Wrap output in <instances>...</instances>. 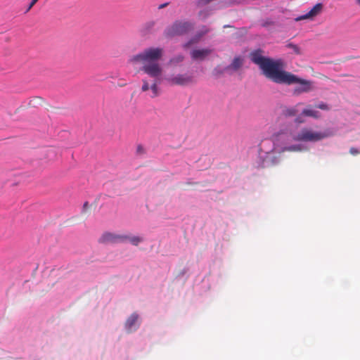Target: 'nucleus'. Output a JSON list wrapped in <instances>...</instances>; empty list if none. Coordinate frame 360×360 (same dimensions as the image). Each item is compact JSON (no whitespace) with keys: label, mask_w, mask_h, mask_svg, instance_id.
I'll return each instance as SVG.
<instances>
[{"label":"nucleus","mask_w":360,"mask_h":360,"mask_svg":"<svg viewBox=\"0 0 360 360\" xmlns=\"http://www.w3.org/2000/svg\"><path fill=\"white\" fill-rule=\"evenodd\" d=\"M262 50L257 49L250 53L251 60L262 70L264 75L277 84H299L292 91L294 96L308 93L314 89L313 82L301 79L291 72L283 70V62L281 59L274 60L262 56Z\"/></svg>","instance_id":"f257e3e1"},{"label":"nucleus","mask_w":360,"mask_h":360,"mask_svg":"<svg viewBox=\"0 0 360 360\" xmlns=\"http://www.w3.org/2000/svg\"><path fill=\"white\" fill-rule=\"evenodd\" d=\"M163 53L162 48L151 46L143 49L130 59L131 63L141 65L140 70L151 79L150 83L147 79H142L141 91L146 92L150 89L152 98L160 94L158 85L162 81L163 68L159 61L162 59Z\"/></svg>","instance_id":"f03ea898"},{"label":"nucleus","mask_w":360,"mask_h":360,"mask_svg":"<svg viewBox=\"0 0 360 360\" xmlns=\"http://www.w3.org/2000/svg\"><path fill=\"white\" fill-rule=\"evenodd\" d=\"M328 131H314L311 128L303 127L296 134L292 135V140L302 142H316L328 137Z\"/></svg>","instance_id":"7ed1b4c3"},{"label":"nucleus","mask_w":360,"mask_h":360,"mask_svg":"<svg viewBox=\"0 0 360 360\" xmlns=\"http://www.w3.org/2000/svg\"><path fill=\"white\" fill-rule=\"evenodd\" d=\"M193 28L191 23L186 21L176 20L165 30V34L167 37H174L183 35L188 32Z\"/></svg>","instance_id":"20e7f679"},{"label":"nucleus","mask_w":360,"mask_h":360,"mask_svg":"<svg viewBox=\"0 0 360 360\" xmlns=\"http://www.w3.org/2000/svg\"><path fill=\"white\" fill-rule=\"evenodd\" d=\"M323 4L322 3H317L308 13L295 18V21L299 22L304 20H313L316 16L319 15L323 12Z\"/></svg>","instance_id":"39448f33"},{"label":"nucleus","mask_w":360,"mask_h":360,"mask_svg":"<svg viewBox=\"0 0 360 360\" xmlns=\"http://www.w3.org/2000/svg\"><path fill=\"white\" fill-rule=\"evenodd\" d=\"M170 84L179 86H187L195 82L194 77L188 74H179L168 79Z\"/></svg>","instance_id":"423d86ee"},{"label":"nucleus","mask_w":360,"mask_h":360,"mask_svg":"<svg viewBox=\"0 0 360 360\" xmlns=\"http://www.w3.org/2000/svg\"><path fill=\"white\" fill-rule=\"evenodd\" d=\"M126 238V236L105 233L101 238V241L103 243H116L117 241H124Z\"/></svg>","instance_id":"0eeeda50"},{"label":"nucleus","mask_w":360,"mask_h":360,"mask_svg":"<svg viewBox=\"0 0 360 360\" xmlns=\"http://www.w3.org/2000/svg\"><path fill=\"white\" fill-rule=\"evenodd\" d=\"M210 49H194L191 51V56L193 60H203L212 53Z\"/></svg>","instance_id":"6e6552de"},{"label":"nucleus","mask_w":360,"mask_h":360,"mask_svg":"<svg viewBox=\"0 0 360 360\" xmlns=\"http://www.w3.org/2000/svg\"><path fill=\"white\" fill-rule=\"evenodd\" d=\"M139 315L136 313H133L127 320L125 323V328L129 332H131L137 328V322Z\"/></svg>","instance_id":"1a4fd4ad"},{"label":"nucleus","mask_w":360,"mask_h":360,"mask_svg":"<svg viewBox=\"0 0 360 360\" xmlns=\"http://www.w3.org/2000/svg\"><path fill=\"white\" fill-rule=\"evenodd\" d=\"M278 162V159L277 157L273 155L271 153H266L265 160L262 163V167H269L270 165H273L277 164Z\"/></svg>","instance_id":"9d476101"},{"label":"nucleus","mask_w":360,"mask_h":360,"mask_svg":"<svg viewBox=\"0 0 360 360\" xmlns=\"http://www.w3.org/2000/svg\"><path fill=\"white\" fill-rule=\"evenodd\" d=\"M260 25L262 27L271 29L276 26V22L271 18H266L261 21Z\"/></svg>","instance_id":"9b49d317"},{"label":"nucleus","mask_w":360,"mask_h":360,"mask_svg":"<svg viewBox=\"0 0 360 360\" xmlns=\"http://www.w3.org/2000/svg\"><path fill=\"white\" fill-rule=\"evenodd\" d=\"M243 60L240 57L234 58L231 64L228 67V68L232 69L233 70H238L243 65Z\"/></svg>","instance_id":"f8f14e48"},{"label":"nucleus","mask_w":360,"mask_h":360,"mask_svg":"<svg viewBox=\"0 0 360 360\" xmlns=\"http://www.w3.org/2000/svg\"><path fill=\"white\" fill-rule=\"evenodd\" d=\"M302 115L307 117H311L314 118L319 117V112L312 109H304L302 112Z\"/></svg>","instance_id":"ddd939ff"},{"label":"nucleus","mask_w":360,"mask_h":360,"mask_svg":"<svg viewBox=\"0 0 360 360\" xmlns=\"http://www.w3.org/2000/svg\"><path fill=\"white\" fill-rule=\"evenodd\" d=\"M302 146L300 145H292L286 146L281 150V152L289 151V152H299L302 150Z\"/></svg>","instance_id":"4468645a"},{"label":"nucleus","mask_w":360,"mask_h":360,"mask_svg":"<svg viewBox=\"0 0 360 360\" xmlns=\"http://www.w3.org/2000/svg\"><path fill=\"white\" fill-rule=\"evenodd\" d=\"M297 114V110L295 108H288L283 110V115L285 117H294Z\"/></svg>","instance_id":"2eb2a0df"},{"label":"nucleus","mask_w":360,"mask_h":360,"mask_svg":"<svg viewBox=\"0 0 360 360\" xmlns=\"http://www.w3.org/2000/svg\"><path fill=\"white\" fill-rule=\"evenodd\" d=\"M286 47L292 49L293 52L297 55H300L302 53L300 48L297 44H295L292 42H288L286 44Z\"/></svg>","instance_id":"dca6fc26"},{"label":"nucleus","mask_w":360,"mask_h":360,"mask_svg":"<svg viewBox=\"0 0 360 360\" xmlns=\"http://www.w3.org/2000/svg\"><path fill=\"white\" fill-rule=\"evenodd\" d=\"M184 60V56L182 55H178L176 56L173 57L169 60V63L172 65H176L182 62Z\"/></svg>","instance_id":"f3484780"},{"label":"nucleus","mask_w":360,"mask_h":360,"mask_svg":"<svg viewBox=\"0 0 360 360\" xmlns=\"http://www.w3.org/2000/svg\"><path fill=\"white\" fill-rule=\"evenodd\" d=\"M128 239L131 244L134 245H138L139 243L142 241V239L138 236L127 237L125 240Z\"/></svg>","instance_id":"a211bd4d"},{"label":"nucleus","mask_w":360,"mask_h":360,"mask_svg":"<svg viewBox=\"0 0 360 360\" xmlns=\"http://www.w3.org/2000/svg\"><path fill=\"white\" fill-rule=\"evenodd\" d=\"M316 108H319L323 110H329V108L328 105L323 102L320 103L319 104L316 105Z\"/></svg>","instance_id":"6ab92c4d"},{"label":"nucleus","mask_w":360,"mask_h":360,"mask_svg":"<svg viewBox=\"0 0 360 360\" xmlns=\"http://www.w3.org/2000/svg\"><path fill=\"white\" fill-rule=\"evenodd\" d=\"M39 0H32L30 5L28 6L27 8L26 9L25 13H27L30 11V9L34 6V4L38 1Z\"/></svg>","instance_id":"aec40b11"},{"label":"nucleus","mask_w":360,"mask_h":360,"mask_svg":"<svg viewBox=\"0 0 360 360\" xmlns=\"http://www.w3.org/2000/svg\"><path fill=\"white\" fill-rule=\"evenodd\" d=\"M349 153L352 155H358L359 153V150L357 148L352 147V148H350Z\"/></svg>","instance_id":"412c9836"},{"label":"nucleus","mask_w":360,"mask_h":360,"mask_svg":"<svg viewBox=\"0 0 360 360\" xmlns=\"http://www.w3.org/2000/svg\"><path fill=\"white\" fill-rule=\"evenodd\" d=\"M136 152L137 153H139V154H142L144 153V148L142 146L139 145L137 146V148H136Z\"/></svg>","instance_id":"4be33fe9"},{"label":"nucleus","mask_w":360,"mask_h":360,"mask_svg":"<svg viewBox=\"0 0 360 360\" xmlns=\"http://www.w3.org/2000/svg\"><path fill=\"white\" fill-rule=\"evenodd\" d=\"M295 123H298V124H300V123H303L304 122V120L301 118V117H297L295 119Z\"/></svg>","instance_id":"5701e85b"},{"label":"nucleus","mask_w":360,"mask_h":360,"mask_svg":"<svg viewBox=\"0 0 360 360\" xmlns=\"http://www.w3.org/2000/svg\"><path fill=\"white\" fill-rule=\"evenodd\" d=\"M209 32V29L204 27L201 32L199 34L200 37L207 34Z\"/></svg>","instance_id":"b1692460"},{"label":"nucleus","mask_w":360,"mask_h":360,"mask_svg":"<svg viewBox=\"0 0 360 360\" xmlns=\"http://www.w3.org/2000/svg\"><path fill=\"white\" fill-rule=\"evenodd\" d=\"M89 202H85L83 205V212H86L88 209H89Z\"/></svg>","instance_id":"393cba45"},{"label":"nucleus","mask_w":360,"mask_h":360,"mask_svg":"<svg viewBox=\"0 0 360 360\" xmlns=\"http://www.w3.org/2000/svg\"><path fill=\"white\" fill-rule=\"evenodd\" d=\"M169 5V3L168 2H166V3H164V4H162L158 6V9H162V8H165L166 6H167Z\"/></svg>","instance_id":"a878e982"},{"label":"nucleus","mask_w":360,"mask_h":360,"mask_svg":"<svg viewBox=\"0 0 360 360\" xmlns=\"http://www.w3.org/2000/svg\"><path fill=\"white\" fill-rule=\"evenodd\" d=\"M356 1V3L360 6V0H355Z\"/></svg>","instance_id":"bb28decb"},{"label":"nucleus","mask_w":360,"mask_h":360,"mask_svg":"<svg viewBox=\"0 0 360 360\" xmlns=\"http://www.w3.org/2000/svg\"><path fill=\"white\" fill-rule=\"evenodd\" d=\"M125 84H122V83H120V84H119L120 86H124Z\"/></svg>","instance_id":"cd10ccee"},{"label":"nucleus","mask_w":360,"mask_h":360,"mask_svg":"<svg viewBox=\"0 0 360 360\" xmlns=\"http://www.w3.org/2000/svg\"><path fill=\"white\" fill-rule=\"evenodd\" d=\"M125 84H122V83H120V84H119L120 86H124Z\"/></svg>","instance_id":"c85d7f7f"},{"label":"nucleus","mask_w":360,"mask_h":360,"mask_svg":"<svg viewBox=\"0 0 360 360\" xmlns=\"http://www.w3.org/2000/svg\"><path fill=\"white\" fill-rule=\"evenodd\" d=\"M231 26L230 25H224V27L226 28V27H231Z\"/></svg>","instance_id":"c756f323"}]
</instances>
